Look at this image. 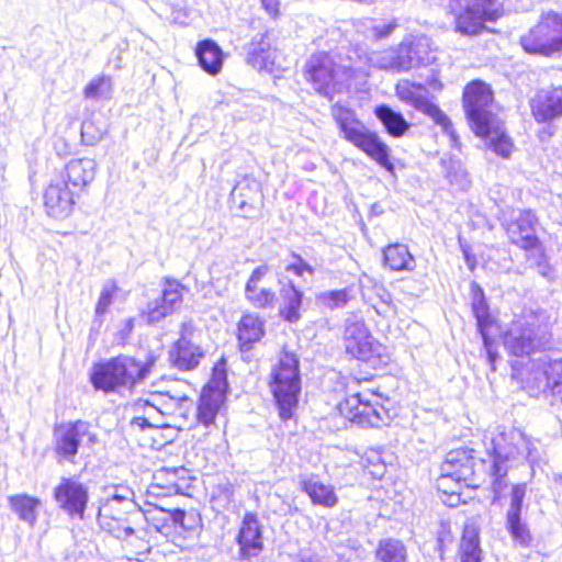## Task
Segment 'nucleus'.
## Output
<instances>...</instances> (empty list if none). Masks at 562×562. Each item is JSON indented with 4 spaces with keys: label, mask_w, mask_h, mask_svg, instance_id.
Masks as SVG:
<instances>
[{
    "label": "nucleus",
    "mask_w": 562,
    "mask_h": 562,
    "mask_svg": "<svg viewBox=\"0 0 562 562\" xmlns=\"http://www.w3.org/2000/svg\"><path fill=\"white\" fill-rule=\"evenodd\" d=\"M153 366L154 359L142 362L134 357L120 355L94 366L91 382L95 390L105 393L117 392L121 389L132 390L147 378Z\"/></svg>",
    "instance_id": "f257e3e1"
},
{
    "label": "nucleus",
    "mask_w": 562,
    "mask_h": 562,
    "mask_svg": "<svg viewBox=\"0 0 562 562\" xmlns=\"http://www.w3.org/2000/svg\"><path fill=\"white\" fill-rule=\"evenodd\" d=\"M331 113L339 126L340 134L347 142L362 150L389 172H394V165L390 160V147L375 132L367 128L366 125L357 119L352 110L340 104H335L331 109Z\"/></svg>",
    "instance_id": "f03ea898"
},
{
    "label": "nucleus",
    "mask_w": 562,
    "mask_h": 562,
    "mask_svg": "<svg viewBox=\"0 0 562 562\" xmlns=\"http://www.w3.org/2000/svg\"><path fill=\"white\" fill-rule=\"evenodd\" d=\"M270 389L276 400L279 415L290 419L297 407L301 393L299 359L295 353L283 351L272 368Z\"/></svg>",
    "instance_id": "7ed1b4c3"
},
{
    "label": "nucleus",
    "mask_w": 562,
    "mask_h": 562,
    "mask_svg": "<svg viewBox=\"0 0 562 562\" xmlns=\"http://www.w3.org/2000/svg\"><path fill=\"white\" fill-rule=\"evenodd\" d=\"M490 440L487 451L493 457V462L512 464L520 459H527L535 463L539 459L533 442L519 429L497 426L491 432Z\"/></svg>",
    "instance_id": "20e7f679"
},
{
    "label": "nucleus",
    "mask_w": 562,
    "mask_h": 562,
    "mask_svg": "<svg viewBox=\"0 0 562 562\" xmlns=\"http://www.w3.org/2000/svg\"><path fill=\"white\" fill-rule=\"evenodd\" d=\"M306 79L321 94L331 99L333 93L340 92L353 75L350 66L336 64L324 53L312 55L306 63Z\"/></svg>",
    "instance_id": "39448f33"
},
{
    "label": "nucleus",
    "mask_w": 562,
    "mask_h": 562,
    "mask_svg": "<svg viewBox=\"0 0 562 562\" xmlns=\"http://www.w3.org/2000/svg\"><path fill=\"white\" fill-rule=\"evenodd\" d=\"M529 54L552 56L562 50V12H543L538 23L520 37Z\"/></svg>",
    "instance_id": "423d86ee"
},
{
    "label": "nucleus",
    "mask_w": 562,
    "mask_h": 562,
    "mask_svg": "<svg viewBox=\"0 0 562 562\" xmlns=\"http://www.w3.org/2000/svg\"><path fill=\"white\" fill-rule=\"evenodd\" d=\"M456 31L462 35H477L485 22L496 21L502 15L497 0H452Z\"/></svg>",
    "instance_id": "0eeeda50"
},
{
    "label": "nucleus",
    "mask_w": 562,
    "mask_h": 562,
    "mask_svg": "<svg viewBox=\"0 0 562 562\" xmlns=\"http://www.w3.org/2000/svg\"><path fill=\"white\" fill-rule=\"evenodd\" d=\"M382 396L371 390L349 395L340 411L361 427H380L389 420L387 409L380 403Z\"/></svg>",
    "instance_id": "6e6552de"
},
{
    "label": "nucleus",
    "mask_w": 562,
    "mask_h": 562,
    "mask_svg": "<svg viewBox=\"0 0 562 562\" xmlns=\"http://www.w3.org/2000/svg\"><path fill=\"white\" fill-rule=\"evenodd\" d=\"M503 339L505 349L516 357L529 356L548 342L544 329L532 315L513 322Z\"/></svg>",
    "instance_id": "1a4fd4ad"
},
{
    "label": "nucleus",
    "mask_w": 562,
    "mask_h": 562,
    "mask_svg": "<svg viewBox=\"0 0 562 562\" xmlns=\"http://www.w3.org/2000/svg\"><path fill=\"white\" fill-rule=\"evenodd\" d=\"M463 108L474 133L486 131V125L499 120L493 112L492 90L482 81H472L465 87Z\"/></svg>",
    "instance_id": "9d476101"
},
{
    "label": "nucleus",
    "mask_w": 562,
    "mask_h": 562,
    "mask_svg": "<svg viewBox=\"0 0 562 562\" xmlns=\"http://www.w3.org/2000/svg\"><path fill=\"white\" fill-rule=\"evenodd\" d=\"M342 341L346 352L358 360L375 363L380 358L381 345L358 315L346 318Z\"/></svg>",
    "instance_id": "9b49d317"
},
{
    "label": "nucleus",
    "mask_w": 562,
    "mask_h": 562,
    "mask_svg": "<svg viewBox=\"0 0 562 562\" xmlns=\"http://www.w3.org/2000/svg\"><path fill=\"white\" fill-rule=\"evenodd\" d=\"M395 91L400 100L411 104L416 110L428 115L436 124L440 125L450 136L453 146H458L459 138L454 133L451 121L437 104L428 99V90L423 85H416L405 80L396 85Z\"/></svg>",
    "instance_id": "f8f14e48"
},
{
    "label": "nucleus",
    "mask_w": 562,
    "mask_h": 562,
    "mask_svg": "<svg viewBox=\"0 0 562 562\" xmlns=\"http://www.w3.org/2000/svg\"><path fill=\"white\" fill-rule=\"evenodd\" d=\"M53 438L57 457L69 462H74L83 438H87L91 445L98 440L97 435L91 431L90 423L81 419L56 424Z\"/></svg>",
    "instance_id": "ddd939ff"
},
{
    "label": "nucleus",
    "mask_w": 562,
    "mask_h": 562,
    "mask_svg": "<svg viewBox=\"0 0 562 562\" xmlns=\"http://www.w3.org/2000/svg\"><path fill=\"white\" fill-rule=\"evenodd\" d=\"M474 459L464 450L450 451L441 465V475L438 479V488L448 493L450 481L456 484L463 483L468 487H475Z\"/></svg>",
    "instance_id": "4468645a"
},
{
    "label": "nucleus",
    "mask_w": 562,
    "mask_h": 562,
    "mask_svg": "<svg viewBox=\"0 0 562 562\" xmlns=\"http://www.w3.org/2000/svg\"><path fill=\"white\" fill-rule=\"evenodd\" d=\"M201 333L191 322L181 325L180 338L170 350V360L180 370H192L196 368L204 357L200 346Z\"/></svg>",
    "instance_id": "2eb2a0df"
},
{
    "label": "nucleus",
    "mask_w": 562,
    "mask_h": 562,
    "mask_svg": "<svg viewBox=\"0 0 562 562\" xmlns=\"http://www.w3.org/2000/svg\"><path fill=\"white\" fill-rule=\"evenodd\" d=\"M527 483L513 484L509 493V505L505 515V526L513 541L522 548L531 546L532 536L528 525L522 520L524 499Z\"/></svg>",
    "instance_id": "dca6fc26"
},
{
    "label": "nucleus",
    "mask_w": 562,
    "mask_h": 562,
    "mask_svg": "<svg viewBox=\"0 0 562 562\" xmlns=\"http://www.w3.org/2000/svg\"><path fill=\"white\" fill-rule=\"evenodd\" d=\"M54 498L58 507L71 517L83 518L88 503V488L75 479L63 477L54 488Z\"/></svg>",
    "instance_id": "f3484780"
},
{
    "label": "nucleus",
    "mask_w": 562,
    "mask_h": 562,
    "mask_svg": "<svg viewBox=\"0 0 562 562\" xmlns=\"http://www.w3.org/2000/svg\"><path fill=\"white\" fill-rule=\"evenodd\" d=\"M552 360L548 356H541L529 360L527 369L521 373L522 387L531 395L538 396L550 391L553 394V378L551 374Z\"/></svg>",
    "instance_id": "a211bd4d"
},
{
    "label": "nucleus",
    "mask_w": 562,
    "mask_h": 562,
    "mask_svg": "<svg viewBox=\"0 0 562 562\" xmlns=\"http://www.w3.org/2000/svg\"><path fill=\"white\" fill-rule=\"evenodd\" d=\"M75 192L68 187L64 178L53 180L44 194V205L47 214L54 218L69 216L75 204Z\"/></svg>",
    "instance_id": "6ab92c4d"
},
{
    "label": "nucleus",
    "mask_w": 562,
    "mask_h": 562,
    "mask_svg": "<svg viewBox=\"0 0 562 562\" xmlns=\"http://www.w3.org/2000/svg\"><path fill=\"white\" fill-rule=\"evenodd\" d=\"M536 225L537 217L531 211H518L515 218L507 224L506 231L513 244L522 249L531 250L539 244Z\"/></svg>",
    "instance_id": "aec40b11"
},
{
    "label": "nucleus",
    "mask_w": 562,
    "mask_h": 562,
    "mask_svg": "<svg viewBox=\"0 0 562 562\" xmlns=\"http://www.w3.org/2000/svg\"><path fill=\"white\" fill-rule=\"evenodd\" d=\"M531 111L540 123L562 116V87L539 90L531 101Z\"/></svg>",
    "instance_id": "412c9836"
},
{
    "label": "nucleus",
    "mask_w": 562,
    "mask_h": 562,
    "mask_svg": "<svg viewBox=\"0 0 562 562\" xmlns=\"http://www.w3.org/2000/svg\"><path fill=\"white\" fill-rule=\"evenodd\" d=\"M239 553L243 559L250 560L258 557L262 551V537L260 524L252 514L244 517L239 533L237 536Z\"/></svg>",
    "instance_id": "4be33fe9"
},
{
    "label": "nucleus",
    "mask_w": 562,
    "mask_h": 562,
    "mask_svg": "<svg viewBox=\"0 0 562 562\" xmlns=\"http://www.w3.org/2000/svg\"><path fill=\"white\" fill-rule=\"evenodd\" d=\"M133 492L126 486H115L114 492L108 496L104 503L100 506L98 513V522L100 526H105L112 530L117 531L119 527L116 521L113 520V512L115 505L124 506L126 509H135L136 504L133 501Z\"/></svg>",
    "instance_id": "5701e85b"
},
{
    "label": "nucleus",
    "mask_w": 562,
    "mask_h": 562,
    "mask_svg": "<svg viewBox=\"0 0 562 562\" xmlns=\"http://www.w3.org/2000/svg\"><path fill=\"white\" fill-rule=\"evenodd\" d=\"M97 167L92 158L71 159L60 178H64L74 191H81L93 181Z\"/></svg>",
    "instance_id": "b1692460"
},
{
    "label": "nucleus",
    "mask_w": 562,
    "mask_h": 562,
    "mask_svg": "<svg viewBox=\"0 0 562 562\" xmlns=\"http://www.w3.org/2000/svg\"><path fill=\"white\" fill-rule=\"evenodd\" d=\"M259 193V186L255 181L244 180L235 186L231 193V200L244 217H251L257 211Z\"/></svg>",
    "instance_id": "393cba45"
},
{
    "label": "nucleus",
    "mask_w": 562,
    "mask_h": 562,
    "mask_svg": "<svg viewBox=\"0 0 562 562\" xmlns=\"http://www.w3.org/2000/svg\"><path fill=\"white\" fill-rule=\"evenodd\" d=\"M265 335V322L256 314L244 315L238 323V344L241 352L252 349Z\"/></svg>",
    "instance_id": "a878e982"
},
{
    "label": "nucleus",
    "mask_w": 562,
    "mask_h": 562,
    "mask_svg": "<svg viewBox=\"0 0 562 562\" xmlns=\"http://www.w3.org/2000/svg\"><path fill=\"white\" fill-rule=\"evenodd\" d=\"M301 487L310 496L315 505L334 507L338 497L331 485L323 483L316 475H304L301 477Z\"/></svg>",
    "instance_id": "bb28decb"
},
{
    "label": "nucleus",
    "mask_w": 562,
    "mask_h": 562,
    "mask_svg": "<svg viewBox=\"0 0 562 562\" xmlns=\"http://www.w3.org/2000/svg\"><path fill=\"white\" fill-rule=\"evenodd\" d=\"M223 402L224 394L220 390L204 389L196 407L198 423L206 428L213 425Z\"/></svg>",
    "instance_id": "cd10ccee"
},
{
    "label": "nucleus",
    "mask_w": 562,
    "mask_h": 562,
    "mask_svg": "<svg viewBox=\"0 0 562 562\" xmlns=\"http://www.w3.org/2000/svg\"><path fill=\"white\" fill-rule=\"evenodd\" d=\"M247 61L254 68L272 70L274 65V50L271 49L266 34L254 36L249 44Z\"/></svg>",
    "instance_id": "c85d7f7f"
},
{
    "label": "nucleus",
    "mask_w": 562,
    "mask_h": 562,
    "mask_svg": "<svg viewBox=\"0 0 562 562\" xmlns=\"http://www.w3.org/2000/svg\"><path fill=\"white\" fill-rule=\"evenodd\" d=\"M195 55L201 68L207 74L214 76L221 71L223 66V50L214 41H201L195 48Z\"/></svg>",
    "instance_id": "c756f323"
},
{
    "label": "nucleus",
    "mask_w": 562,
    "mask_h": 562,
    "mask_svg": "<svg viewBox=\"0 0 562 562\" xmlns=\"http://www.w3.org/2000/svg\"><path fill=\"white\" fill-rule=\"evenodd\" d=\"M281 306L280 315L289 323H296L301 318V306L303 292L300 291L292 281L284 284L280 290Z\"/></svg>",
    "instance_id": "7c9ffc66"
},
{
    "label": "nucleus",
    "mask_w": 562,
    "mask_h": 562,
    "mask_svg": "<svg viewBox=\"0 0 562 562\" xmlns=\"http://www.w3.org/2000/svg\"><path fill=\"white\" fill-rule=\"evenodd\" d=\"M486 131L482 133H475L480 137H484L488 140V146L492 150L503 157L509 158L513 151L514 144L510 137L505 133L503 123L501 120L494 122V124L486 125Z\"/></svg>",
    "instance_id": "2f4dec72"
},
{
    "label": "nucleus",
    "mask_w": 562,
    "mask_h": 562,
    "mask_svg": "<svg viewBox=\"0 0 562 562\" xmlns=\"http://www.w3.org/2000/svg\"><path fill=\"white\" fill-rule=\"evenodd\" d=\"M374 113L386 132L393 137L403 136L411 126L401 113L395 112L389 105L376 106Z\"/></svg>",
    "instance_id": "473e14b6"
},
{
    "label": "nucleus",
    "mask_w": 562,
    "mask_h": 562,
    "mask_svg": "<svg viewBox=\"0 0 562 562\" xmlns=\"http://www.w3.org/2000/svg\"><path fill=\"white\" fill-rule=\"evenodd\" d=\"M11 509L19 518L33 526L37 519V508L41 501L26 494L12 495L9 497Z\"/></svg>",
    "instance_id": "72a5a7b5"
},
{
    "label": "nucleus",
    "mask_w": 562,
    "mask_h": 562,
    "mask_svg": "<svg viewBox=\"0 0 562 562\" xmlns=\"http://www.w3.org/2000/svg\"><path fill=\"white\" fill-rule=\"evenodd\" d=\"M481 553L477 529L473 526H465L459 547L461 562H481Z\"/></svg>",
    "instance_id": "f704fd0d"
},
{
    "label": "nucleus",
    "mask_w": 562,
    "mask_h": 562,
    "mask_svg": "<svg viewBox=\"0 0 562 562\" xmlns=\"http://www.w3.org/2000/svg\"><path fill=\"white\" fill-rule=\"evenodd\" d=\"M383 255L385 265L392 270H413L415 267V259L405 245H390L384 249Z\"/></svg>",
    "instance_id": "c9c22d12"
},
{
    "label": "nucleus",
    "mask_w": 562,
    "mask_h": 562,
    "mask_svg": "<svg viewBox=\"0 0 562 562\" xmlns=\"http://www.w3.org/2000/svg\"><path fill=\"white\" fill-rule=\"evenodd\" d=\"M123 293V291L119 288L115 281L108 280L101 289L100 296L98 299L95 310H94V321L93 323L101 326L103 319L102 317L109 312L112 303L119 299V296Z\"/></svg>",
    "instance_id": "e433bc0d"
},
{
    "label": "nucleus",
    "mask_w": 562,
    "mask_h": 562,
    "mask_svg": "<svg viewBox=\"0 0 562 562\" xmlns=\"http://www.w3.org/2000/svg\"><path fill=\"white\" fill-rule=\"evenodd\" d=\"M375 562H406V549L396 539L380 541L376 549Z\"/></svg>",
    "instance_id": "4c0bfd02"
},
{
    "label": "nucleus",
    "mask_w": 562,
    "mask_h": 562,
    "mask_svg": "<svg viewBox=\"0 0 562 562\" xmlns=\"http://www.w3.org/2000/svg\"><path fill=\"white\" fill-rule=\"evenodd\" d=\"M138 515V509H126L124 510V506L115 505V510L113 512V520L116 521L119 530H112L105 526H100L103 530L112 533L117 539H126L127 537L134 533V529L131 527L130 516Z\"/></svg>",
    "instance_id": "58836bf2"
},
{
    "label": "nucleus",
    "mask_w": 562,
    "mask_h": 562,
    "mask_svg": "<svg viewBox=\"0 0 562 562\" xmlns=\"http://www.w3.org/2000/svg\"><path fill=\"white\" fill-rule=\"evenodd\" d=\"M395 47L373 50L366 55V63L373 68L397 74Z\"/></svg>",
    "instance_id": "ea45409f"
},
{
    "label": "nucleus",
    "mask_w": 562,
    "mask_h": 562,
    "mask_svg": "<svg viewBox=\"0 0 562 562\" xmlns=\"http://www.w3.org/2000/svg\"><path fill=\"white\" fill-rule=\"evenodd\" d=\"M412 59V69L430 61L429 43L426 37H408V54Z\"/></svg>",
    "instance_id": "a19ab883"
},
{
    "label": "nucleus",
    "mask_w": 562,
    "mask_h": 562,
    "mask_svg": "<svg viewBox=\"0 0 562 562\" xmlns=\"http://www.w3.org/2000/svg\"><path fill=\"white\" fill-rule=\"evenodd\" d=\"M112 92V79L101 75L93 78L83 89L86 99L99 100L109 99Z\"/></svg>",
    "instance_id": "79ce46f5"
},
{
    "label": "nucleus",
    "mask_w": 562,
    "mask_h": 562,
    "mask_svg": "<svg viewBox=\"0 0 562 562\" xmlns=\"http://www.w3.org/2000/svg\"><path fill=\"white\" fill-rule=\"evenodd\" d=\"M351 289L345 288L341 290L325 291L317 295V301L323 306L336 310L345 307L352 299Z\"/></svg>",
    "instance_id": "37998d69"
},
{
    "label": "nucleus",
    "mask_w": 562,
    "mask_h": 562,
    "mask_svg": "<svg viewBox=\"0 0 562 562\" xmlns=\"http://www.w3.org/2000/svg\"><path fill=\"white\" fill-rule=\"evenodd\" d=\"M512 464L493 462L491 467L493 503L501 499L503 492L508 486L507 472Z\"/></svg>",
    "instance_id": "c03bdc74"
},
{
    "label": "nucleus",
    "mask_w": 562,
    "mask_h": 562,
    "mask_svg": "<svg viewBox=\"0 0 562 562\" xmlns=\"http://www.w3.org/2000/svg\"><path fill=\"white\" fill-rule=\"evenodd\" d=\"M186 286L177 280L166 279L162 286L161 299L171 307L172 312L180 308Z\"/></svg>",
    "instance_id": "a18cd8bd"
},
{
    "label": "nucleus",
    "mask_w": 562,
    "mask_h": 562,
    "mask_svg": "<svg viewBox=\"0 0 562 562\" xmlns=\"http://www.w3.org/2000/svg\"><path fill=\"white\" fill-rule=\"evenodd\" d=\"M246 299L257 308L272 307L276 301V293L266 288H245Z\"/></svg>",
    "instance_id": "49530a36"
},
{
    "label": "nucleus",
    "mask_w": 562,
    "mask_h": 562,
    "mask_svg": "<svg viewBox=\"0 0 562 562\" xmlns=\"http://www.w3.org/2000/svg\"><path fill=\"white\" fill-rule=\"evenodd\" d=\"M172 313L171 307L161 297H158L147 304V307L142 311V317L148 324H155Z\"/></svg>",
    "instance_id": "de8ad7c7"
},
{
    "label": "nucleus",
    "mask_w": 562,
    "mask_h": 562,
    "mask_svg": "<svg viewBox=\"0 0 562 562\" xmlns=\"http://www.w3.org/2000/svg\"><path fill=\"white\" fill-rule=\"evenodd\" d=\"M180 398H175L169 395H160L154 398V402L146 401V405L150 411H157L162 415H169L173 413V408L178 405Z\"/></svg>",
    "instance_id": "09e8293b"
},
{
    "label": "nucleus",
    "mask_w": 562,
    "mask_h": 562,
    "mask_svg": "<svg viewBox=\"0 0 562 562\" xmlns=\"http://www.w3.org/2000/svg\"><path fill=\"white\" fill-rule=\"evenodd\" d=\"M177 473H178L177 469H172V470L164 469V470L158 471L154 477L156 481H159V480H162L164 477H166V485L162 487L167 490V493L168 494H171V493L180 494V493H182L183 486L180 485L176 481Z\"/></svg>",
    "instance_id": "8fccbe9b"
},
{
    "label": "nucleus",
    "mask_w": 562,
    "mask_h": 562,
    "mask_svg": "<svg viewBox=\"0 0 562 562\" xmlns=\"http://www.w3.org/2000/svg\"><path fill=\"white\" fill-rule=\"evenodd\" d=\"M408 54V37L395 47V61L398 72H405L412 69V59Z\"/></svg>",
    "instance_id": "3c124183"
},
{
    "label": "nucleus",
    "mask_w": 562,
    "mask_h": 562,
    "mask_svg": "<svg viewBox=\"0 0 562 562\" xmlns=\"http://www.w3.org/2000/svg\"><path fill=\"white\" fill-rule=\"evenodd\" d=\"M473 312L476 317L480 334L486 333V329L491 323V318L485 302L483 300L474 302Z\"/></svg>",
    "instance_id": "603ef678"
},
{
    "label": "nucleus",
    "mask_w": 562,
    "mask_h": 562,
    "mask_svg": "<svg viewBox=\"0 0 562 562\" xmlns=\"http://www.w3.org/2000/svg\"><path fill=\"white\" fill-rule=\"evenodd\" d=\"M296 562H333L325 549H304L300 552Z\"/></svg>",
    "instance_id": "864d4df0"
},
{
    "label": "nucleus",
    "mask_w": 562,
    "mask_h": 562,
    "mask_svg": "<svg viewBox=\"0 0 562 562\" xmlns=\"http://www.w3.org/2000/svg\"><path fill=\"white\" fill-rule=\"evenodd\" d=\"M292 257L294 261L285 267L286 271L292 272L299 277H302L304 272H307L308 274H314V268L306 261H304V259L300 255L293 252Z\"/></svg>",
    "instance_id": "5fc2aeb1"
},
{
    "label": "nucleus",
    "mask_w": 562,
    "mask_h": 562,
    "mask_svg": "<svg viewBox=\"0 0 562 562\" xmlns=\"http://www.w3.org/2000/svg\"><path fill=\"white\" fill-rule=\"evenodd\" d=\"M553 395L562 398V359L552 360Z\"/></svg>",
    "instance_id": "6e6d98bb"
},
{
    "label": "nucleus",
    "mask_w": 562,
    "mask_h": 562,
    "mask_svg": "<svg viewBox=\"0 0 562 562\" xmlns=\"http://www.w3.org/2000/svg\"><path fill=\"white\" fill-rule=\"evenodd\" d=\"M397 27L396 20L384 24V25H373L370 29L371 37L375 41L389 37L393 31Z\"/></svg>",
    "instance_id": "4d7b16f0"
},
{
    "label": "nucleus",
    "mask_w": 562,
    "mask_h": 562,
    "mask_svg": "<svg viewBox=\"0 0 562 562\" xmlns=\"http://www.w3.org/2000/svg\"><path fill=\"white\" fill-rule=\"evenodd\" d=\"M481 336L483 339L484 349L487 355V360L491 364L492 370H495V362L498 358V353L495 349L494 342H493V340L490 339V337L487 336V333L481 334Z\"/></svg>",
    "instance_id": "13d9d810"
},
{
    "label": "nucleus",
    "mask_w": 562,
    "mask_h": 562,
    "mask_svg": "<svg viewBox=\"0 0 562 562\" xmlns=\"http://www.w3.org/2000/svg\"><path fill=\"white\" fill-rule=\"evenodd\" d=\"M92 127L93 124L91 122H83L81 125V137L87 145H93L102 138L100 132L97 134L91 133Z\"/></svg>",
    "instance_id": "bf43d9fd"
},
{
    "label": "nucleus",
    "mask_w": 562,
    "mask_h": 562,
    "mask_svg": "<svg viewBox=\"0 0 562 562\" xmlns=\"http://www.w3.org/2000/svg\"><path fill=\"white\" fill-rule=\"evenodd\" d=\"M268 269L269 268L266 265L257 267L252 271L250 278L248 279V281L246 283V288L251 289V288L258 286V284L261 281V279L267 274Z\"/></svg>",
    "instance_id": "052dcab7"
},
{
    "label": "nucleus",
    "mask_w": 562,
    "mask_h": 562,
    "mask_svg": "<svg viewBox=\"0 0 562 562\" xmlns=\"http://www.w3.org/2000/svg\"><path fill=\"white\" fill-rule=\"evenodd\" d=\"M380 290L382 291V293H381V294H379V295H380V297H381L382 303L385 305V308H382V310H380V308H378V307H374V308H375V311H376V313H378V314L383 315V316H386V315H387V313H389L390 311H392V306H391V295H390V293H387L384 289H382V288H381Z\"/></svg>",
    "instance_id": "680f3d73"
},
{
    "label": "nucleus",
    "mask_w": 562,
    "mask_h": 562,
    "mask_svg": "<svg viewBox=\"0 0 562 562\" xmlns=\"http://www.w3.org/2000/svg\"><path fill=\"white\" fill-rule=\"evenodd\" d=\"M262 4H263L266 10L270 14H277L278 13V2H277V0H262Z\"/></svg>",
    "instance_id": "e2e57ef3"
},
{
    "label": "nucleus",
    "mask_w": 562,
    "mask_h": 562,
    "mask_svg": "<svg viewBox=\"0 0 562 562\" xmlns=\"http://www.w3.org/2000/svg\"><path fill=\"white\" fill-rule=\"evenodd\" d=\"M186 513L181 509H177L172 514V520L175 524L183 526Z\"/></svg>",
    "instance_id": "0e129e2a"
},
{
    "label": "nucleus",
    "mask_w": 562,
    "mask_h": 562,
    "mask_svg": "<svg viewBox=\"0 0 562 562\" xmlns=\"http://www.w3.org/2000/svg\"><path fill=\"white\" fill-rule=\"evenodd\" d=\"M552 135V132L550 131V127H544L542 131L539 132V137L541 140L548 139Z\"/></svg>",
    "instance_id": "69168bd1"
},
{
    "label": "nucleus",
    "mask_w": 562,
    "mask_h": 562,
    "mask_svg": "<svg viewBox=\"0 0 562 562\" xmlns=\"http://www.w3.org/2000/svg\"><path fill=\"white\" fill-rule=\"evenodd\" d=\"M133 424H136L140 427H144L145 425H149L148 423V419L147 418H142V417H136L133 419Z\"/></svg>",
    "instance_id": "338daca9"
},
{
    "label": "nucleus",
    "mask_w": 562,
    "mask_h": 562,
    "mask_svg": "<svg viewBox=\"0 0 562 562\" xmlns=\"http://www.w3.org/2000/svg\"><path fill=\"white\" fill-rule=\"evenodd\" d=\"M384 473V467L383 465H376V469L372 471L373 475H383Z\"/></svg>",
    "instance_id": "774afa93"
}]
</instances>
